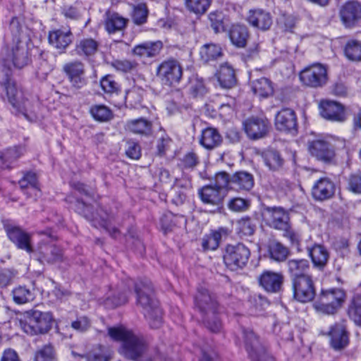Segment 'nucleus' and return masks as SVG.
<instances>
[{
    "instance_id": "4be33fe9",
    "label": "nucleus",
    "mask_w": 361,
    "mask_h": 361,
    "mask_svg": "<svg viewBox=\"0 0 361 361\" xmlns=\"http://www.w3.org/2000/svg\"><path fill=\"white\" fill-rule=\"evenodd\" d=\"M319 108L320 114L326 120L341 122L345 119L344 107L338 102L324 101L321 102Z\"/></svg>"
},
{
    "instance_id": "3c124183",
    "label": "nucleus",
    "mask_w": 361,
    "mask_h": 361,
    "mask_svg": "<svg viewBox=\"0 0 361 361\" xmlns=\"http://www.w3.org/2000/svg\"><path fill=\"white\" fill-rule=\"evenodd\" d=\"M212 0H185V7L196 14L204 13L210 6Z\"/></svg>"
},
{
    "instance_id": "c9c22d12",
    "label": "nucleus",
    "mask_w": 361,
    "mask_h": 361,
    "mask_svg": "<svg viewBox=\"0 0 361 361\" xmlns=\"http://www.w3.org/2000/svg\"><path fill=\"white\" fill-rule=\"evenodd\" d=\"M287 266L292 280L310 276L306 274L307 271L310 268L309 262L307 259H290L287 262Z\"/></svg>"
},
{
    "instance_id": "aec40b11",
    "label": "nucleus",
    "mask_w": 361,
    "mask_h": 361,
    "mask_svg": "<svg viewBox=\"0 0 361 361\" xmlns=\"http://www.w3.org/2000/svg\"><path fill=\"white\" fill-rule=\"evenodd\" d=\"M246 20L250 25L262 31L269 30L273 23L271 13L262 8L250 9Z\"/></svg>"
},
{
    "instance_id": "412c9836",
    "label": "nucleus",
    "mask_w": 361,
    "mask_h": 361,
    "mask_svg": "<svg viewBox=\"0 0 361 361\" xmlns=\"http://www.w3.org/2000/svg\"><path fill=\"white\" fill-rule=\"evenodd\" d=\"M283 275L280 272L264 271L259 277V286L267 292L279 293L283 283Z\"/></svg>"
},
{
    "instance_id": "393cba45",
    "label": "nucleus",
    "mask_w": 361,
    "mask_h": 361,
    "mask_svg": "<svg viewBox=\"0 0 361 361\" xmlns=\"http://www.w3.org/2000/svg\"><path fill=\"white\" fill-rule=\"evenodd\" d=\"M199 196L202 202L215 207L213 212L220 210L222 207L224 195L221 191L213 185H205L199 190Z\"/></svg>"
},
{
    "instance_id": "473e14b6",
    "label": "nucleus",
    "mask_w": 361,
    "mask_h": 361,
    "mask_svg": "<svg viewBox=\"0 0 361 361\" xmlns=\"http://www.w3.org/2000/svg\"><path fill=\"white\" fill-rule=\"evenodd\" d=\"M231 189L249 191L254 186L253 176L244 171L235 172L231 176Z\"/></svg>"
},
{
    "instance_id": "052dcab7",
    "label": "nucleus",
    "mask_w": 361,
    "mask_h": 361,
    "mask_svg": "<svg viewBox=\"0 0 361 361\" xmlns=\"http://www.w3.org/2000/svg\"><path fill=\"white\" fill-rule=\"evenodd\" d=\"M211 27L216 33L224 31V16L221 12H212L209 15Z\"/></svg>"
},
{
    "instance_id": "4468645a",
    "label": "nucleus",
    "mask_w": 361,
    "mask_h": 361,
    "mask_svg": "<svg viewBox=\"0 0 361 361\" xmlns=\"http://www.w3.org/2000/svg\"><path fill=\"white\" fill-rule=\"evenodd\" d=\"M301 82L311 87H319L327 82V71L325 66L315 63L304 70L300 73Z\"/></svg>"
},
{
    "instance_id": "6e6d98bb",
    "label": "nucleus",
    "mask_w": 361,
    "mask_h": 361,
    "mask_svg": "<svg viewBox=\"0 0 361 361\" xmlns=\"http://www.w3.org/2000/svg\"><path fill=\"white\" fill-rule=\"evenodd\" d=\"M34 361H57L54 347L51 345H44L35 353Z\"/></svg>"
},
{
    "instance_id": "49530a36",
    "label": "nucleus",
    "mask_w": 361,
    "mask_h": 361,
    "mask_svg": "<svg viewBox=\"0 0 361 361\" xmlns=\"http://www.w3.org/2000/svg\"><path fill=\"white\" fill-rule=\"evenodd\" d=\"M348 314L357 325H361V293L353 297L348 308Z\"/></svg>"
},
{
    "instance_id": "0e129e2a",
    "label": "nucleus",
    "mask_w": 361,
    "mask_h": 361,
    "mask_svg": "<svg viewBox=\"0 0 361 361\" xmlns=\"http://www.w3.org/2000/svg\"><path fill=\"white\" fill-rule=\"evenodd\" d=\"M71 326L76 331L83 333L90 328L91 321L86 316H80L71 322Z\"/></svg>"
},
{
    "instance_id": "e2e57ef3",
    "label": "nucleus",
    "mask_w": 361,
    "mask_h": 361,
    "mask_svg": "<svg viewBox=\"0 0 361 361\" xmlns=\"http://www.w3.org/2000/svg\"><path fill=\"white\" fill-rule=\"evenodd\" d=\"M282 231L283 232V236L289 240L290 245L295 247L298 250H300L301 236L299 233L293 230L290 224L288 228L282 230Z\"/></svg>"
},
{
    "instance_id": "2f4dec72",
    "label": "nucleus",
    "mask_w": 361,
    "mask_h": 361,
    "mask_svg": "<svg viewBox=\"0 0 361 361\" xmlns=\"http://www.w3.org/2000/svg\"><path fill=\"white\" fill-rule=\"evenodd\" d=\"M73 41V34L70 30H56L49 32V42L56 49L63 51Z\"/></svg>"
},
{
    "instance_id": "774afa93",
    "label": "nucleus",
    "mask_w": 361,
    "mask_h": 361,
    "mask_svg": "<svg viewBox=\"0 0 361 361\" xmlns=\"http://www.w3.org/2000/svg\"><path fill=\"white\" fill-rule=\"evenodd\" d=\"M348 188L350 191L361 194V173L350 174L348 181Z\"/></svg>"
},
{
    "instance_id": "6e6552de",
    "label": "nucleus",
    "mask_w": 361,
    "mask_h": 361,
    "mask_svg": "<svg viewBox=\"0 0 361 361\" xmlns=\"http://www.w3.org/2000/svg\"><path fill=\"white\" fill-rule=\"evenodd\" d=\"M250 257V251L243 243L228 245L224 254L226 266L232 271L243 269L247 264Z\"/></svg>"
},
{
    "instance_id": "0eeeda50",
    "label": "nucleus",
    "mask_w": 361,
    "mask_h": 361,
    "mask_svg": "<svg viewBox=\"0 0 361 361\" xmlns=\"http://www.w3.org/2000/svg\"><path fill=\"white\" fill-rule=\"evenodd\" d=\"M9 30L12 35L13 45L8 57L13 61L15 67L21 68L27 65L28 59L27 51L20 39L21 27L17 18L13 17L11 20Z\"/></svg>"
},
{
    "instance_id": "a19ab883",
    "label": "nucleus",
    "mask_w": 361,
    "mask_h": 361,
    "mask_svg": "<svg viewBox=\"0 0 361 361\" xmlns=\"http://www.w3.org/2000/svg\"><path fill=\"white\" fill-rule=\"evenodd\" d=\"M253 93L259 97H268L273 93V87L271 81L266 78H261L252 82Z\"/></svg>"
},
{
    "instance_id": "4d7b16f0",
    "label": "nucleus",
    "mask_w": 361,
    "mask_h": 361,
    "mask_svg": "<svg viewBox=\"0 0 361 361\" xmlns=\"http://www.w3.org/2000/svg\"><path fill=\"white\" fill-rule=\"evenodd\" d=\"M178 216L174 215L171 212L164 213L160 219V225L164 233L171 231L176 226Z\"/></svg>"
},
{
    "instance_id": "e433bc0d",
    "label": "nucleus",
    "mask_w": 361,
    "mask_h": 361,
    "mask_svg": "<svg viewBox=\"0 0 361 361\" xmlns=\"http://www.w3.org/2000/svg\"><path fill=\"white\" fill-rule=\"evenodd\" d=\"M262 159L269 170L274 171L280 170L284 164V159L280 152L274 149L264 151L262 153Z\"/></svg>"
},
{
    "instance_id": "20e7f679",
    "label": "nucleus",
    "mask_w": 361,
    "mask_h": 361,
    "mask_svg": "<svg viewBox=\"0 0 361 361\" xmlns=\"http://www.w3.org/2000/svg\"><path fill=\"white\" fill-rule=\"evenodd\" d=\"M75 209L86 219L92 222L94 227L101 226L105 228L112 238H116L120 235L119 230L111 225V221L115 219L114 215L109 213L104 208L99 207L97 212L94 213L92 206L86 204L83 201L78 200Z\"/></svg>"
},
{
    "instance_id": "2eb2a0df",
    "label": "nucleus",
    "mask_w": 361,
    "mask_h": 361,
    "mask_svg": "<svg viewBox=\"0 0 361 361\" xmlns=\"http://www.w3.org/2000/svg\"><path fill=\"white\" fill-rule=\"evenodd\" d=\"M341 20L346 28H353L361 21V4L357 1H348L339 10Z\"/></svg>"
},
{
    "instance_id": "58836bf2",
    "label": "nucleus",
    "mask_w": 361,
    "mask_h": 361,
    "mask_svg": "<svg viewBox=\"0 0 361 361\" xmlns=\"http://www.w3.org/2000/svg\"><path fill=\"white\" fill-rule=\"evenodd\" d=\"M125 128L135 134L148 135L152 133V123L149 121L140 118L128 121Z\"/></svg>"
},
{
    "instance_id": "c85d7f7f",
    "label": "nucleus",
    "mask_w": 361,
    "mask_h": 361,
    "mask_svg": "<svg viewBox=\"0 0 361 361\" xmlns=\"http://www.w3.org/2000/svg\"><path fill=\"white\" fill-rule=\"evenodd\" d=\"M223 137L219 130L213 127H207L202 130L200 144L207 150H212L219 147Z\"/></svg>"
},
{
    "instance_id": "9d476101",
    "label": "nucleus",
    "mask_w": 361,
    "mask_h": 361,
    "mask_svg": "<svg viewBox=\"0 0 361 361\" xmlns=\"http://www.w3.org/2000/svg\"><path fill=\"white\" fill-rule=\"evenodd\" d=\"M242 334L246 350L252 361H275L274 358L267 353L265 347L252 330L243 328Z\"/></svg>"
},
{
    "instance_id": "39448f33",
    "label": "nucleus",
    "mask_w": 361,
    "mask_h": 361,
    "mask_svg": "<svg viewBox=\"0 0 361 361\" xmlns=\"http://www.w3.org/2000/svg\"><path fill=\"white\" fill-rule=\"evenodd\" d=\"M52 323L51 313L35 310L25 312L20 319L22 329L30 335L47 333L51 329Z\"/></svg>"
},
{
    "instance_id": "a211bd4d",
    "label": "nucleus",
    "mask_w": 361,
    "mask_h": 361,
    "mask_svg": "<svg viewBox=\"0 0 361 361\" xmlns=\"http://www.w3.org/2000/svg\"><path fill=\"white\" fill-rule=\"evenodd\" d=\"M71 85L75 89L84 87L87 82L84 77L85 66L80 61H73L66 63L62 68Z\"/></svg>"
},
{
    "instance_id": "f3484780",
    "label": "nucleus",
    "mask_w": 361,
    "mask_h": 361,
    "mask_svg": "<svg viewBox=\"0 0 361 361\" xmlns=\"http://www.w3.org/2000/svg\"><path fill=\"white\" fill-rule=\"evenodd\" d=\"M244 130L252 140L264 137L268 133L270 123L264 116H250L243 122Z\"/></svg>"
},
{
    "instance_id": "5fc2aeb1",
    "label": "nucleus",
    "mask_w": 361,
    "mask_h": 361,
    "mask_svg": "<svg viewBox=\"0 0 361 361\" xmlns=\"http://www.w3.org/2000/svg\"><path fill=\"white\" fill-rule=\"evenodd\" d=\"M238 233L245 235H252L256 230V225L249 216L242 217L237 222Z\"/></svg>"
},
{
    "instance_id": "09e8293b",
    "label": "nucleus",
    "mask_w": 361,
    "mask_h": 361,
    "mask_svg": "<svg viewBox=\"0 0 361 361\" xmlns=\"http://www.w3.org/2000/svg\"><path fill=\"white\" fill-rule=\"evenodd\" d=\"M20 148L13 147L7 149L4 152H0V167L9 168L11 164L21 155Z\"/></svg>"
},
{
    "instance_id": "f8f14e48",
    "label": "nucleus",
    "mask_w": 361,
    "mask_h": 361,
    "mask_svg": "<svg viewBox=\"0 0 361 361\" xmlns=\"http://www.w3.org/2000/svg\"><path fill=\"white\" fill-rule=\"evenodd\" d=\"M308 151L312 157L325 164H331L335 161L334 145L326 139H315L309 141Z\"/></svg>"
},
{
    "instance_id": "37998d69",
    "label": "nucleus",
    "mask_w": 361,
    "mask_h": 361,
    "mask_svg": "<svg viewBox=\"0 0 361 361\" xmlns=\"http://www.w3.org/2000/svg\"><path fill=\"white\" fill-rule=\"evenodd\" d=\"M13 301L18 305L25 304L32 301L35 298L33 290L25 286H19L12 290Z\"/></svg>"
},
{
    "instance_id": "c03bdc74",
    "label": "nucleus",
    "mask_w": 361,
    "mask_h": 361,
    "mask_svg": "<svg viewBox=\"0 0 361 361\" xmlns=\"http://www.w3.org/2000/svg\"><path fill=\"white\" fill-rule=\"evenodd\" d=\"M225 232L224 228H219L218 231H214L209 235H206L202 239V247L204 251L215 250L219 246V243L221 239V233Z\"/></svg>"
},
{
    "instance_id": "cd10ccee",
    "label": "nucleus",
    "mask_w": 361,
    "mask_h": 361,
    "mask_svg": "<svg viewBox=\"0 0 361 361\" xmlns=\"http://www.w3.org/2000/svg\"><path fill=\"white\" fill-rule=\"evenodd\" d=\"M8 238L19 248L25 250L28 253L32 252V247L30 243V235L17 227L7 229Z\"/></svg>"
},
{
    "instance_id": "423d86ee",
    "label": "nucleus",
    "mask_w": 361,
    "mask_h": 361,
    "mask_svg": "<svg viewBox=\"0 0 361 361\" xmlns=\"http://www.w3.org/2000/svg\"><path fill=\"white\" fill-rule=\"evenodd\" d=\"M346 298L345 292L341 288L322 290L318 299L314 302V310L327 315H333L343 306Z\"/></svg>"
},
{
    "instance_id": "79ce46f5",
    "label": "nucleus",
    "mask_w": 361,
    "mask_h": 361,
    "mask_svg": "<svg viewBox=\"0 0 361 361\" xmlns=\"http://www.w3.org/2000/svg\"><path fill=\"white\" fill-rule=\"evenodd\" d=\"M268 252L270 258L279 262L286 260L289 255L288 249L278 241H271L269 243Z\"/></svg>"
},
{
    "instance_id": "c756f323",
    "label": "nucleus",
    "mask_w": 361,
    "mask_h": 361,
    "mask_svg": "<svg viewBox=\"0 0 361 361\" xmlns=\"http://www.w3.org/2000/svg\"><path fill=\"white\" fill-rule=\"evenodd\" d=\"M307 251L314 267L322 269L326 266L329 253L324 245L315 243L312 246L307 247Z\"/></svg>"
},
{
    "instance_id": "69168bd1",
    "label": "nucleus",
    "mask_w": 361,
    "mask_h": 361,
    "mask_svg": "<svg viewBox=\"0 0 361 361\" xmlns=\"http://www.w3.org/2000/svg\"><path fill=\"white\" fill-rule=\"evenodd\" d=\"M111 66L118 71L127 73L135 69L137 63L134 61L127 59L115 60L111 63Z\"/></svg>"
},
{
    "instance_id": "8fccbe9b",
    "label": "nucleus",
    "mask_w": 361,
    "mask_h": 361,
    "mask_svg": "<svg viewBox=\"0 0 361 361\" xmlns=\"http://www.w3.org/2000/svg\"><path fill=\"white\" fill-rule=\"evenodd\" d=\"M148 9L145 3H139L133 6L132 19L137 25H141L147 22Z\"/></svg>"
},
{
    "instance_id": "f03ea898",
    "label": "nucleus",
    "mask_w": 361,
    "mask_h": 361,
    "mask_svg": "<svg viewBox=\"0 0 361 361\" xmlns=\"http://www.w3.org/2000/svg\"><path fill=\"white\" fill-rule=\"evenodd\" d=\"M135 291L137 303L142 307V312L151 328H159L162 324V312L159 302L153 296L152 283L148 280L140 281L135 284Z\"/></svg>"
},
{
    "instance_id": "13d9d810",
    "label": "nucleus",
    "mask_w": 361,
    "mask_h": 361,
    "mask_svg": "<svg viewBox=\"0 0 361 361\" xmlns=\"http://www.w3.org/2000/svg\"><path fill=\"white\" fill-rule=\"evenodd\" d=\"M100 86L103 91L107 94L117 93L119 91V85L110 75L104 76L100 80Z\"/></svg>"
},
{
    "instance_id": "ea45409f",
    "label": "nucleus",
    "mask_w": 361,
    "mask_h": 361,
    "mask_svg": "<svg viewBox=\"0 0 361 361\" xmlns=\"http://www.w3.org/2000/svg\"><path fill=\"white\" fill-rule=\"evenodd\" d=\"M222 55L221 47L214 43L204 44L200 51V59L204 63L216 61L221 58Z\"/></svg>"
},
{
    "instance_id": "9b49d317",
    "label": "nucleus",
    "mask_w": 361,
    "mask_h": 361,
    "mask_svg": "<svg viewBox=\"0 0 361 361\" xmlns=\"http://www.w3.org/2000/svg\"><path fill=\"white\" fill-rule=\"evenodd\" d=\"M262 215L265 224L276 230H284L290 224L288 212L281 207H265Z\"/></svg>"
},
{
    "instance_id": "ddd939ff",
    "label": "nucleus",
    "mask_w": 361,
    "mask_h": 361,
    "mask_svg": "<svg viewBox=\"0 0 361 361\" xmlns=\"http://www.w3.org/2000/svg\"><path fill=\"white\" fill-rule=\"evenodd\" d=\"M5 76L6 78L2 84L4 86L8 102L19 112L25 117H28V113L31 111L30 103L23 99L22 92L17 89L15 82L8 73L5 74Z\"/></svg>"
},
{
    "instance_id": "bb28decb",
    "label": "nucleus",
    "mask_w": 361,
    "mask_h": 361,
    "mask_svg": "<svg viewBox=\"0 0 361 361\" xmlns=\"http://www.w3.org/2000/svg\"><path fill=\"white\" fill-rule=\"evenodd\" d=\"M37 259L42 264H54L62 261V250L53 245H43L37 250Z\"/></svg>"
},
{
    "instance_id": "680f3d73",
    "label": "nucleus",
    "mask_w": 361,
    "mask_h": 361,
    "mask_svg": "<svg viewBox=\"0 0 361 361\" xmlns=\"http://www.w3.org/2000/svg\"><path fill=\"white\" fill-rule=\"evenodd\" d=\"M231 177L226 172H219L214 178V185L216 188L221 191L224 188L231 189Z\"/></svg>"
},
{
    "instance_id": "a878e982",
    "label": "nucleus",
    "mask_w": 361,
    "mask_h": 361,
    "mask_svg": "<svg viewBox=\"0 0 361 361\" xmlns=\"http://www.w3.org/2000/svg\"><path fill=\"white\" fill-rule=\"evenodd\" d=\"M128 19L123 17L119 13L107 10L104 16V25L105 30L109 34H114L123 30L127 26Z\"/></svg>"
},
{
    "instance_id": "6ab92c4d",
    "label": "nucleus",
    "mask_w": 361,
    "mask_h": 361,
    "mask_svg": "<svg viewBox=\"0 0 361 361\" xmlns=\"http://www.w3.org/2000/svg\"><path fill=\"white\" fill-rule=\"evenodd\" d=\"M275 126L278 130L295 135L298 132V121L295 111L288 108L283 109L276 115Z\"/></svg>"
},
{
    "instance_id": "de8ad7c7",
    "label": "nucleus",
    "mask_w": 361,
    "mask_h": 361,
    "mask_svg": "<svg viewBox=\"0 0 361 361\" xmlns=\"http://www.w3.org/2000/svg\"><path fill=\"white\" fill-rule=\"evenodd\" d=\"M345 56L352 61H361V41L349 40L344 49Z\"/></svg>"
},
{
    "instance_id": "dca6fc26",
    "label": "nucleus",
    "mask_w": 361,
    "mask_h": 361,
    "mask_svg": "<svg viewBox=\"0 0 361 361\" xmlns=\"http://www.w3.org/2000/svg\"><path fill=\"white\" fill-rule=\"evenodd\" d=\"M292 283L295 300L303 303L312 301L316 291L311 276L293 279Z\"/></svg>"
},
{
    "instance_id": "b1692460",
    "label": "nucleus",
    "mask_w": 361,
    "mask_h": 361,
    "mask_svg": "<svg viewBox=\"0 0 361 361\" xmlns=\"http://www.w3.org/2000/svg\"><path fill=\"white\" fill-rule=\"evenodd\" d=\"M335 185L328 178L317 180L312 188V195L318 201H324L331 198L335 193Z\"/></svg>"
},
{
    "instance_id": "a18cd8bd",
    "label": "nucleus",
    "mask_w": 361,
    "mask_h": 361,
    "mask_svg": "<svg viewBox=\"0 0 361 361\" xmlns=\"http://www.w3.org/2000/svg\"><path fill=\"white\" fill-rule=\"evenodd\" d=\"M188 88L193 97H202L207 93V88L202 78L193 75L189 78Z\"/></svg>"
},
{
    "instance_id": "7c9ffc66",
    "label": "nucleus",
    "mask_w": 361,
    "mask_h": 361,
    "mask_svg": "<svg viewBox=\"0 0 361 361\" xmlns=\"http://www.w3.org/2000/svg\"><path fill=\"white\" fill-rule=\"evenodd\" d=\"M228 37L234 46L243 48L246 46L250 37L248 28L244 25H233L229 29Z\"/></svg>"
},
{
    "instance_id": "4c0bfd02",
    "label": "nucleus",
    "mask_w": 361,
    "mask_h": 361,
    "mask_svg": "<svg viewBox=\"0 0 361 361\" xmlns=\"http://www.w3.org/2000/svg\"><path fill=\"white\" fill-rule=\"evenodd\" d=\"M99 43L92 38H85L80 40L75 45L76 54L81 56L87 58L94 55L98 50Z\"/></svg>"
},
{
    "instance_id": "72a5a7b5",
    "label": "nucleus",
    "mask_w": 361,
    "mask_h": 361,
    "mask_svg": "<svg viewBox=\"0 0 361 361\" xmlns=\"http://www.w3.org/2000/svg\"><path fill=\"white\" fill-rule=\"evenodd\" d=\"M162 47L163 44L161 41L145 42L136 45L133 49V53L140 57L152 58L157 56Z\"/></svg>"
},
{
    "instance_id": "7ed1b4c3",
    "label": "nucleus",
    "mask_w": 361,
    "mask_h": 361,
    "mask_svg": "<svg viewBox=\"0 0 361 361\" xmlns=\"http://www.w3.org/2000/svg\"><path fill=\"white\" fill-rule=\"evenodd\" d=\"M195 307L199 310L206 327L212 332H219L221 322L218 317L219 303L215 295L204 288H199L194 297Z\"/></svg>"
},
{
    "instance_id": "603ef678",
    "label": "nucleus",
    "mask_w": 361,
    "mask_h": 361,
    "mask_svg": "<svg viewBox=\"0 0 361 361\" xmlns=\"http://www.w3.org/2000/svg\"><path fill=\"white\" fill-rule=\"evenodd\" d=\"M90 113L95 120L102 122L108 121L113 118L112 111L104 105H94L92 106Z\"/></svg>"
},
{
    "instance_id": "bf43d9fd",
    "label": "nucleus",
    "mask_w": 361,
    "mask_h": 361,
    "mask_svg": "<svg viewBox=\"0 0 361 361\" xmlns=\"http://www.w3.org/2000/svg\"><path fill=\"white\" fill-rule=\"evenodd\" d=\"M130 292L124 291L118 295L109 297L105 300V305L109 308H116L118 306L126 304L129 298Z\"/></svg>"
},
{
    "instance_id": "338daca9",
    "label": "nucleus",
    "mask_w": 361,
    "mask_h": 361,
    "mask_svg": "<svg viewBox=\"0 0 361 361\" xmlns=\"http://www.w3.org/2000/svg\"><path fill=\"white\" fill-rule=\"evenodd\" d=\"M19 185L21 189H37V180L36 175L33 173H26L20 180Z\"/></svg>"
},
{
    "instance_id": "f704fd0d",
    "label": "nucleus",
    "mask_w": 361,
    "mask_h": 361,
    "mask_svg": "<svg viewBox=\"0 0 361 361\" xmlns=\"http://www.w3.org/2000/svg\"><path fill=\"white\" fill-rule=\"evenodd\" d=\"M217 79L224 88H231L236 83V78L233 68L228 63L222 64L217 73Z\"/></svg>"
},
{
    "instance_id": "864d4df0",
    "label": "nucleus",
    "mask_w": 361,
    "mask_h": 361,
    "mask_svg": "<svg viewBox=\"0 0 361 361\" xmlns=\"http://www.w3.org/2000/svg\"><path fill=\"white\" fill-rule=\"evenodd\" d=\"M250 205V200L238 197L231 198L227 204L228 208L231 211L238 213L247 211Z\"/></svg>"
},
{
    "instance_id": "1a4fd4ad",
    "label": "nucleus",
    "mask_w": 361,
    "mask_h": 361,
    "mask_svg": "<svg viewBox=\"0 0 361 361\" xmlns=\"http://www.w3.org/2000/svg\"><path fill=\"white\" fill-rule=\"evenodd\" d=\"M157 75L162 84L171 87L180 82L183 77V67L180 62L169 59L161 62L157 68Z\"/></svg>"
},
{
    "instance_id": "5701e85b",
    "label": "nucleus",
    "mask_w": 361,
    "mask_h": 361,
    "mask_svg": "<svg viewBox=\"0 0 361 361\" xmlns=\"http://www.w3.org/2000/svg\"><path fill=\"white\" fill-rule=\"evenodd\" d=\"M331 346L336 350L345 348L349 343L348 333L343 323H336L329 332Z\"/></svg>"
},
{
    "instance_id": "f257e3e1",
    "label": "nucleus",
    "mask_w": 361,
    "mask_h": 361,
    "mask_svg": "<svg viewBox=\"0 0 361 361\" xmlns=\"http://www.w3.org/2000/svg\"><path fill=\"white\" fill-rule=\"evenodd\" d=\"M110 337L121 341L120 353L133 361H154V352L148 348L145 339L124 327H111L108 329Z\"/></svg>"
}]
</instances>
